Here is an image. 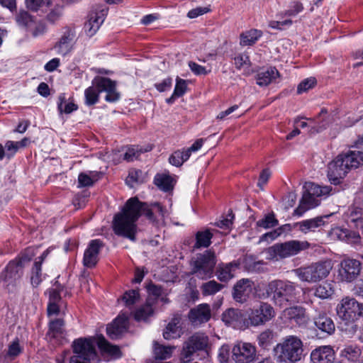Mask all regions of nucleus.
<instances>
[{"mask_svg": "<svg viewBox=\"0 0 363 363\" xmlns=\"http://www.w3.org/2000/svg\"><path fill=\"white\" fill-rule=\"evenodd\" d=\"M95 343L103 352H106L115 357L121 356L118 347L111 345L103 335L97 337L96 341L94 338H79L72 344L74 355L70 359L69 363H89L91 359L96 356L94 347Z\"/></svg>", "mask_w": 363, "mask_h": 363, "instance_id": "1", "label": "nucleus"}, {"mask_svg": "<svg viewBox=\"0 0 363 363\" xmlns=\"http://www.w3.org/2000/svg\"><path fill=\"white\" fill-rule=\"evenodd\" d=\"M143 206L138 198L128 199L122 211L114 216L113 228L114 233L119 236L135 240L137 225L135 222L141 215Z\"/></svg>", "mask_w": 363, "mask_h": 363, "instance_id": "2", "label": "nucleus"}, {"mask_svg": "<svg viewBox=\"0 0 363 363\" xmlns=\"http://www.w3.org/2000/svg\"><path fill=\"white\" fill-rule=\"evenodd\" d=\"M297 285L288 280L276 279L269 282L266 287L268 298L280 307H285L297 299Z\"/></svg>", "mask_w": 363, "mask_h": 363, "instance_id": "3", "label": "nucleus"}, {"mask_svg": "<svg viewBox=\"0 0 363 363\" xmlns=\"http://www.w3.org/2000/svg\"><path fill=\"white\" fill-rule=\"evenodd\" d=\"M106 93L105 99L108 102H115L119 99V94L116 91V83L109 78L96 77L85 91V103L88 106H92L99 101V93Z\"/></svg>", "mask_w": 363, "mask_h": 363, "instance_id": "4", "label": "nucleus"}, {"mask_svg": "<svg viewBox=\"0 0 363 363\" xmlns=\"http://www.w3.org/2000/svg\"><path fill=\"white\" fill-rule=\"evenodd\" d=\"M33 256L31 250H28L18 259L11 261L0 274V286L9 290L14 287L23 275V268L30 262Z\"/></svg>", "mask_w": 363, "mask_h": 363, "instance_id": "5", "label": "nucleus"}, {"mask_svg": "<svg viewBox=\"0 0 363 363\" xmlns=\"http://www.w3.org/2000/svg\"><path fill=\"white\" fill-rule=\"evenodd\" d=\"M305 191L295 213L302 216L307 210L315 208L320 203L319 197L328 195L332 190L330 186H320L313 182H306L303 186Z\"/></svg>", "mask_w": 363, "mask_h": 363, "instance_id": "6", "label": "nucleus"}, {"mask_svg": "<svg viewBox=\"0 0 363 363\" xmlns=\"http://www.w3.org/2000/svg\"><path fill=\"white\" fill-rule=\"evenodd\" d=\"M191 274L200 279H207L213 277L216 264L214 252L206 250L196 255L191 261Z\"/></svg>", "mask_w": 363, "mask_h": 363, "instance_id": "7", "label": "nucleus"}, {"mask_svg": "<svg viewBox=\"0 0 363 363\" xmlns=\"http://www.w3.org/2000/svg\"><path fill=\"white\" fill-rule=\"evenodd\" d=\"M332 268L331 261L325 260L298 268L294 270V273L302 281L315 283L326 278Z\"/></svg>", "mask_w": 363, "mask_h": 363, "instance_id": "8", "label": "nucleus"}, {"mask_svg": "<svg viewBox=\"0 0 363 363\" xmlns=\"http://www.w3.org/2000/svg\"><path fill=\"white\" fill-rule=\"evenodd\" d=\"M275 350L279 353V358L281 360L295 362L301 359L303 342L298 337L290 335L278 344Z\"/></svg>", "mask_w": 363, "mask_h": 363, "instance_id": "9", "label": "nucleus"}, {"mask_svg": "<svg viewBox=\"0 0 363 363\" xmlns=\"http://www.w3.org/2000/svg\"><path fill=\"white\" fill-rule=\"evenodd\" d=\"M208 345V337L207 335L201 333H194L184 343L180 355L181 361L190 362L196 352L206 350Z\"/></svg>", "mask_w": 363, "mask_h": 363, "instance_id": "10", "label": "nucleus"}, {"mask_svg": "<svg viewBox=\"0 0 363 363\" xmlns=\"http://www.w3.org/2000/svg\"><path fill=\"white\" fill-rule=\"evenodd\" d=\"M310 247L308 241L293 240L284 243L275 244L269 248L270 255H274L280 258H286L298 254L300 252L307 250Z\"/></svg>", "mask_w": 363, "mask_h": 363, "instance_id": "11", "label": "nucleus"}, {"mask_svg": "<svg viewBox=\"0 0 363 363\" xmlns=\"http://www.w3.org/2000/svg\"><path fill=\"white\" fill-rule=\"evenodd\" d=\"M337 314L340 319L353 322L362 314L361 305L353 298H343L337 304Z\"/></svg>", "mask_w": 363, "mask_h": 363, "instance_id": "12", "label": "nucleus"}, {"mask_svg": "<svg viewBox=\"0 0 363 363\" xmlns=\"http://www.w3.org/2000/svg\"><path fill=\"white\" fill-rule=\"evenodd\" d=\"M274 315V310L270 304L260 303L250 309L248 318L252 325L258 326L269 321Z\"/></svg>", "mask_w": 363, "mask_h": 363, "instance_id": "13", "label": "nucleus"}, {"mask_svg": "<svg viewBox=\"0 0 363 363\" xmlns=\"http://www.w3.org/2000/svg\"><path fill=\"white\" fill-rule=\"evenodd\" d=\"M361 263L354 259H345L341 261L338 272L337 279L341 281L352 282L359 274Z\"/></svg>", "mask_w": 363, "mask_h": 363, "instance_id": "14", "label": "nucleus"}, {"mask_svg": "<svg viewBox=\"0 0 363 363\" xmlns=\"http://www.w3.org/2000/svg\"><path fill=\"white\" fill-rule=\"evenodd\" d=\"M232 358L238 363H250L256 356L255 346L248 342H237L232 350Z\"/></svg>", "mask_w": 363, "mask_h": 363, "instance_id": "15", "label": "nucleus"}, {"mask_svg": "<svg viewBox=\"0 0 363 363\" xmlns=\"http://www.w3.org/2000/svg\"><path fill=\"white\" fill-rule=\"evenodd\" d=\"M143 208L141 214L145 216L155 225H162L164 223L165 218L169 216V211L159 203H152L150 206L145 203H142Z\"/></svg>", "mask_w": 363, "mask_h": 363, "instance_id": "16", "label": "nucleus"}, {"mask_svg": "<svg viewBox=\"0 0 363 363\" xmlns=\"http://www.w3.org/2000/svg\"><path fill=\"white\" fill-rule=\"evenodd\" d=\"M350 170L344 156L340 154L329 164L328 176L333 184H338Z\"/></svg>", "mask_w": 363, "mask_h": 363, "instance_id": "17", "label": "nucleus"}, {"mask_svg": "<svg viewBox=\"0 0 363 363\" xmlns=\"http://www.w3.org/2000/svg\"><path fill=\"white\" fill-rule=\"evenodd\" d=\"M106 14L107 10L104 9L99 11H92L89 13L84 27V31L88 36H93L99 30L105 20Z\"/></svg>", "mask_w": 363, "mask_h": 363, "instance_id": "18", "label": "nucleus"}, {"mask_svg": "<svg viewBox=\"0 0 363 363\" xmlns=\"http://www.w3.org/2000/svg\"><path fill=\"white\" fill-rule=\"evenodd\" d=\"M211 317L210 306L201 303L191 308L189 313V319L194 325L208 322Z\"/></svg>", "mask_w": 363, "mask_h": 363, "instance_id": "19", "label": "nucleus"}, {"mask_svg": "<svg viewBox=\"0 0 363 363\" xmlns=\"http://www.w3.org/2000/svg\"><path fill=\"white\" fill-rule=\"evenodd\" d=\"M102 247V242L99 240H93L89 242L84 254L83 264L84 267L92 268L96 266L99 261V253Z\"/></svg>", "mask_w": 363, "mask_h": 363, "instance_id": "20", "label": "nucleus"}, {"mask_svg": "<svg viewBox=\"0 0 363 363\" xmlns=\"http://www.w3.org/2000/svg\"><path fill=\"white\" fill-rule=\"evenodd\" d=\"M253 281L249 279H242L237 281L233 287V298L240 303H244L252 293Z\"/></svg>", "mask_w": 363, "mask_h": 363, "instance_id": "21", "label": "nucleus"}, {"mask_svg": "<svg viewBox=\"0 0 363 363\" xmlns=\"http://www.w3.org/2000/svg\"><path fill=\"white\" fill-rule=\"evenodd\" d=\"M128 316L125 313L120 314L106 328L107 335L113 340L118 339L127 330Z\"/></svg>", "mask_w": 363, "mask_h": 363, "instance_id": "22", "label": "nucleus"}, {"mask_svg": "<svg viewBox=\"0 0 363 363\" xmlns=\"http://www.w3.org/2000/svg\"><path fill=\"white\" fill-rule=\"evenodd\" d=\"M311 359L313 363H333L335 352L330 346H322L312 351Z\"/></svg>", "mask_w": 363, "mask_h": 363, "instance_id": "23", "label": "nucleus"}, {"mask_svg": "<svg viewBox=\"0 0 363 363\" xmlns=\"http://www.w3.org/2000/svg\"><path fill=\"white\" fill-rule=\"evenodd\" d=\"M74 38V33L72 30L67 29L55 45L54 50L59 55L63 56L67 55L72 50Z\"/></svg>", "mask_w": 363, "mask_h": 363, "instance_id": "24", "label": "nucleus"}, {"mask_svg": "<svg viewBox=\"0 0 363 363\" xmlns=\"http://www.w3.org/2000/svg\"><path fill=\"white\" fill-rule=\"evenodd\" d=\"M332 214L318 216L313 218L307 219L298 222L296 225L301 232L306 234L308 232L315 231L316 228H320L325 224V218H329Z\"/></svg>", "mask_w": 363, "mask_h": 363, "instance_id": "25", "label": "nucleus"}, {"mask_svg": "<svg viewBox=\"0 0 363 363\" xmlns=\"http://www.w3.org/2000/svg\"><path fill=\"white\" fill-rule=\"evenodd\" d=\"M181 317L179 315L174 316L171 321L168 323L165 330L163 333V337L166 340L177 339L182 335V330L181 327Z\"/></svg>", "mask_w": 363, "mask_h": 363, "instance_id": "26", "label": "nucleus"}, {"mask_svg": "<svg viewBox=\"0 0 363 363\" xmlns=\"http://www.w3.org/2000/svg\"><path fill=\"white\" fill-rule=\"evenodd\" d=\"M238 268L236 262L220 264L216 269L217 278L223 282H227L234 277V272Z\"/></svg>", "mask_w": 363, "mask_h": 363, "instance_id": "27", "label": "nucleus"}, {"mask_svg": "<svg viewBox=\"0 0 363 363\" xmlns=\"http://www.w3.org/2000/svg\"><path fill=\"white\" fill-rule=\"evenodd\" d=\"M284 314L289 319L294 320L299 325L306 324L308 320L305 309L301 306L286 308Z\"/></svg>", "mask_w": 363, "mask_h": 363, "instance_id": "28", "label": "nucleus"}, {"mask_svg": "<svg viewBox=\"0 0 363 363\" xmlns=\"http://www.w3.org/2000/svg\"><path fill=\"white\" fill-rule=\"evenodd\" d=\"M279 77V72L275 67H269L266 70L259 72L256 76L257 84L264 86L272 82Z\"/></svg>", "mask_w": 363, "mask_h": 363, "instance_id": "29", "label": "nucleus"}, {"mask_svg": "<svg viewBox=\"0 0 363 363\" xmlns=\"http://www.w3.org/2000/svg\"><path fill=\"white\" fill-rule=\"evenodd\" d=\"M342 154L350 169H357L363 165V152L359 150H349Z\"/></svg>", "mask_w": 363, "mask_h": 363, "instance_id": "30", "label": "nucleus"}, {"mask_svg": "<svg viewBox=\"0 0 363 363\" xmlns=\"http://www.w3.org/2000/svg\"><path fill=\"white\" fill-rule=\"evenodd\" d=\"M242 320V314L238 309L228 308L222 314V320L227 325L235 327Z\"/></svg>", "mask_w": 363, "mask_h": 363, "instance_id": "31", "label": "nucleus"}, {"mask_svg": "<svg viewBox=\"0 0 363 363\" xmlns=\"http://www.w3.org/2000/svg\"><path fill=\"white\" fill-rule=\"evenodd\" d=\"M315 326L323 332L332 334L335 331V324L332 319L324 313H320L315 318Z\"/></svg>", "mask_w": 363, "mask_h": 363, "instance_id": "32", "label": "nucleus"}, {"mask_svg": "<svg viewBox=\"0 0 363 363\" xmlns=\"http://www.w3.org/2000/svg\"><path fill=\"white\" fill-rule=\"evenodd\" d=\"M347 222L353 223L357 228H363V209L351 207L347 212Z\"/></svg>", "mask_w": 363, "mask_h": 363, "instance_id": "33", "label": "nucleus"}, {"mask_svg": "<svg viewBox=\"0 0 363 363\" xmlns=\"http://www.w3.org/2000/svg\"><path fill=\"white\" fill-rule=\"evenodd\" d=\"M359 347L353 345H347L342 350L340 356L352 363H357L361 356Z\"/></svg>", "mask_w": 363, "mask_h": 363, "instance_id": "34", "label": "nucleus"}, {"mask_svg": "<svg viewBox=\"0 0 363 363\" xmlns=\"http://www.w3.org/2000/svg\"><path fill=\"white\" fill-rule=\"evenodd\" d=\"M46 256V252H44L40 257L39 260L35 261L32 268L30 282L33 286H38L42 281L41 264Z\"/></svg>", "mask_w": 363, "mask_h": 363, "instance_id": "35", "label": "nucleus"}, {"mask_svg": "<svg viewBox=\"0 0 363 363\" xmlns=\"http://www.w3.org/2000/svg\"><path fill=\"white\" fill-rule=\"evenodd\" d=\"M262 36V31L252 29L240 35V45L242 46L252 45Z\"/></svg>", "mask_w": 363, "mask_h": 363, "instance_id": "36", "label": "nucleus"}, {"mask_svg": "<svg viewBox=\"0 0 363 363\" xmlns=\"http://www.w3.org/2000/svg\"><path fill=\"white\" fill-rule=\"evenodd\" d=\"M99 173L97 172H90L87 173H80L78 177V183L79 187L90 186L99 178Z\"/></svg>", "mask_w": 363, "mask_h": 363, "instance_id": "37", "label": "nucleus"}, {"mask_svg": "<svg viewBox=\"0 0 363 363\" xmlns=\"http://www.w3.org/2000/svg\"><path fill=\"white\" fill-rule=\"evenodd\" d=\"M212 237L213 234L208 230L197 232L194 248L208 247L211 243Z\"/></svg>", "mask_w": 363, "mask_h": 363, "instance_id": "38", "label": "nucleus"}, {"mask_svg": "<svg viewBox=\"0 0 363 363\" xmlns=\"http://www.w3.org/2000/svg\"><path fill=\"white\" fill-rule=\"evenodd\" d=\"M145 174L140 169H132L129 172L125 182L130 187L135 184L143 183L145 181Z\"/></svg>", "mask_w": 363, "mask_h": 363, "instance_id": "39", "label": "nucleus"}, {"mask_svg": "<svg viewBox=\"0 0 363 363\" xmlns=\"http://www.w3.org/2000/svg\"><path fill=\"white\" fill-rule=\"evenodd\" d=\"M155 184L164 191H168L173 188V179L167 174H157L155 177Z\"/></svg>", "mask_w": 363, "mask_h": 363, "instance_id": "40", "label": "nucleus"}, {"mask_svg": "<svg viewBox=\"0 0 363 363\" xmlns=\"http://www.w3.org/2000/svg\"><path fill=\"white\" fill-rule=\"evenodd\" d=\"M174 349V346H165L155 342L154 352L157 359H165L172 356Z\"/></svg>", "mask_w": 363, "mask_h": 363, "instance_id": "41", "label": "nucleus"}, {"mask_svg": "<svg viewBox=\"0 0 363 363\" xmlns=\"http://www.w3.org/2000/svg\"><path fill=\"white\" fill-rule=\"evenodd\" d=\"M224 285L211 280L203 283L201 287V293L203 296H211L216 294L223 289Z\"/></svg>", "mask_w": 363, "mask_h": 363, "instance_id": "42", "label": "nucleus"}, {"mask_svg": "<svg viewBox=\"0 0 363 363\" xmlns=\"http://www.w3.org/2000/svg\"><path fill=\"white\" fill-rule=\"evenodd\" d=\"M57 108L61 113H65L69 114L73 111L77 110V106L72 102H68L66 104L65 95V94H62L58 97Z\"/></svg>", "mask_w": 363, "mask_h": 363, "instance_id": "43", "label": "nucleus"}, {"mask_svg": "<svg viewBox=\"0 0 363 363\" xmlns=\"http://www.w3.org/2000/svg\"><path fill=\"white\" fill-rule=\"evenodd\" d=\"M189 155L186 150L175 151L169 158V163L176 167H180L189 158Z\"/></svg>", "mask_w": 363, "mask_h": 363, "instance_id": "44", "label": "nucleus"}, {"mask_svg": "<svg viewBox=\"0 0 363 363\" xmlns=\"http://www.w3.org/2000/svg\"><path fill=\"white\" fill-rule=\"evenodd\" d=\"M332 284L328 282H323L315 288V295L320 298H328L333 294Z\"/></svg>", "mask_w": 363, "mask_h": 363, "instance_id": "45", "label": "nucleus"}, {"mask_svg": "<svg viewBox=\"0 0 363 363\" xmlns=\"http://www.w3.org/2000/svg\"><path fill=\"white\" fill-rule=\"evenodd\" d=\"M150 150L151 148L143 150L142 148H139L138 146L128 147L124 155V160L128 162L134 161L138 159L142 152H147Z\"/></svg>", "mask_w": 363, "mask_h": 363, "instance_id": "46", "label": "nucleus"}, {"mask_svg": "<svg viewBox=\"0 0 363 363\" xmlns=\"http://www.w3.org/2000/svg\"><path fill=\"white\" fill-rule=\"evenodd\" d=\"M122 300L124 301L125 305L127 307H132L135 303H138L140 300V294L137 290H130L126 291L123 297Z\"/></svg>", "mask_w": 363, "mask_h": 363, "instance_id": "47", "label": "nucleus"}, {"mask_svg": "<svg viewBox=\"0 0 363 363\" xmlns=\"http://www.w3.org/2000/svg\"><path fill=\"white\" fill-rule=\"evenodd\" d=\"M16 22L19 26L31 27L33 24V19L32 16L26 11H21L16 16Z\"/></svg>", "mask_w": 363, "mask_h": 363, "instance_id": "48", "label": "nucleus"}, {"mask_svg": "<svg viewBox=\"0 0 363 363\" xmlns=\"http://www.w3.org/2000/svg\"><path fill=\"white\" fill-rule=\"evenodd\" d=\"M153 313L152 306L150 304L139 308L135 313V319L138 321L146 320Z\"/></svg>", "mask_w": 363, "mask_h": 363, "instance_id": "49", "label": "nucleus"}, {"mask_svg": "<svg viewBox=\"0 0 363 363\" xmlns=\"http://www.w3.org/2000/svg\"><path fill=\"white\" fill-rule=\"evenodd\" d=\"M278 225V220L275 218L274 213H269L264 218L257 222V225L263 228H269Z\"/></svg>", "mask_w": 363, "mask_h": 363, "instance_id": "50", "label": "nucleus"}, {"mask_svg": "<svg viewBox=\"0 0 363 363\" xmlns=\"http://www.w3.org/2000/svg\"><path fill=\"white\" fill-rule=\"evenodd\" d=\"M64 322L62 319H55L50 322L48 335L55 337L59 334L62 333Z\"/></svg>", "mask_w": 363, "mask_h": 363, "instance_id": "51", "label": "nucleus"}, {"mask_svg": "<svg viewBox=\"0 0 363 363\" xmlns=\"http://www.w3.org/2000/svg\"><path fill=\"white\" fill-rule=\"evenodd\" d=\"M303 10V5L299 1H293L290 3L289 9L285 11L286 16H296Z\"/></svg>", "mask_w": 363, "mask_h": 363, "instance_id": "52", "label": "nucleus"}, {"mask_svg": "<svg viewBox=\"0 0 363 363\" xmlns=\"http://www.w3.org/2000/svg\"><path fill=\"white\" fill-rule=\"evenodd\" d=\"M27 7L33 11L48 6L50 4V0H26Z\"/></svg>", "mask_w": 363, "mask_h": 363, "instance_id": "53", "label": "nucleus"}, {"mask_svg": "<svg viewBox=\"0 0 363 363\" xmlns=\"http://www.w3.org/2000/svg\"><path fill=\"white\" fill-rule=\"evenodd\" d=\"M4 150L6 157L8 159H11L18 151L19 148L18 147L16 142L8 140L5 143Z\"/></svg>", "mask_w": 363, "mask_h": 363, "instance_id": "54", "label": "nucleus"}, {"mask_svg": "<svg viewBox=\"0 0 363 363\" xmlns=\"http://www.w3.org/2000/svg\"><path fill=\"white\" fill-rule=\"evenodd\" d=\"M316 83L315 78L310 77L302 81L297 87V92L301 94L313 88Z\"/></svg>", "mask_w": 363, "mask_h": 363, "instance_id": "55", "label": "nucleus"}, {"mask_svg": "<svg viewBox=\"0 0 363 363\" xmlns=\"http://www.w3.org/2000/svg\"><path fill=\"white\" fill-rule=\"evenodd\" d=\"M235 65L238 69L249 67L250 65L249 56L245 53L240 54L235 57Z\"/></svg>", "mask_w": 363, "mask_h": 363, "instance_id": "56", "label": "nucleus"}, {"mask_svg": "<svg viewBox=\"0 0 363 363\" xmlns=\"http://www.w3.org/2000/svg\"><path fill=\"white\" fill-rule=\"evenodd\" d=\"M187 86L186 80L182 79L179 77H177L176 79V85L174 90V96H178L179 97L182 96L186 92Z\"/></svg>", "mask_w": 363, "mask_h": 363, "instance_id": "57", "label": "nucleus"}, {"mask_svg": "<svg viewBox=\"0 0 363 363\" xmlns=\"http://www.w3.org/2000/svg\"><path fill=\"white\" fill-rule=\"evenodd\" d=\"M29 29L34 37L40 36L46 31V27L43 22L35 23L34 21L33 26Z\"/></svg>", "mask_w": 363, "mask_h": 363, "instance_id": "58", "label": "nucleus"}, {"mask_svg": "<svg viewBox=\"0 0 363 363\" xmlns=\"http://www.w3.org/2000/svg\"><path fill=\"white\" fill-rule=\"evenodd\" d=\"M273 338V333L271 330H267L259 334L258 336V342L262 347H266L269 344Z\"/></svg>", "mask_w": 363, "mask_h": 363, "instance_id": "59", "label": "nucleus"}, {"mask_svg": "<svg viewBox=\"0 0 363 363\" xmlns=\"http://www.w3.org/2000/svg\"><path fill=\"white\" fill-rule=\"evenodd\" d=\"M21 352V348L19 345L18 340H14L11 342L8 349L7 355L11 358H13L18 355Z\"/></svg>", "mask_w": 363, "mask_h": 363, "instance_id": "60", "label": "nucleus"}, {"mask_svg": "<svg viewBox=\"0 0 363 363\" xmlns=\"http://www.w3.org/2000/svg\"><path fill=\"white\" fill-rule=\"evenodd\" d=\"M189 67L190 69L196 75H206L208 72L204 67L199 65L194 62H189Z\"/></svg>", "mask_w": 363, "mask_h": 363, "instance_id": "61", "label": "nucleus"}, {"mask_svg": "<svg viewBox=\"0 0 363 363\" xmlns=\"http://www.w3.org/2000/svg\"><path fill=\"white\" fill-rule=\"evenodd\" d=\"M209 10L210 9L207 7H197L190 10L187 13V16L189 18H194L201 15L208 13Z\"/></svg>", "mask_w": 363, "mask_h": 363, "instance_id": "62", "label": "nucleus"}, {"mask_svg": "<svg viewBox=\"0 0 363 363\" xmlns=\"http://www.w3.org/2000/svg\"><path fill=\"white\" fill-rule=\"evenodd\" d=\"M234 218L232 211L228 214V218L220 220L216 223V225L220 228H229L232 225V220Z\"/></svg>", "mask_w": 363, "mask_h": 363, "instance_id": "63", "label": "nucleus"}, {"mask_svg": "<svg viewBox=\"0 0 363 363\" xmlns=\"http://www.w3.org/2000/svg\"><path fill=\"white\" fill-rule=\"evenodd\" d=\"M218 358L220 363H228L229 349L228 346H223L220 347Z\"/></svg>", "mask_w": 363, "mask_h": 363, "instance_id": "64", "label": "nucleus"}]
</instances>
